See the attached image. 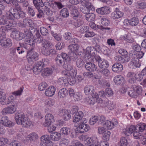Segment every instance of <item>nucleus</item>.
Returning <instances> with one entry per match:
<instances>
[{"mask_svg": "<svg viewBox=\"0 0 146 146\" xmlns=\"http://www.w3.org/2000/svg\"><path fill=\"white\" fill-rule=\"evenodd\" d=\"M25 35H23V38L25 40L31 39L33 35L31 32L28 30L24 31Z\"/></svg>", "mask_w": 146, "mask_h": 146, "instance_id": "45", "label": "nucleus"}, {"mask_svg": "<svg viewBox=\"0 0 146 146\" xmlns=\"http://www.w3.org/2000/svg\"><path fill=\"white\" fill-rule=\"evenodd\" d=\"M83 120H81L80 122L79 126L76 129V133H82L88 131L89 129V127L88 125L86 124V120H85V122H83Z\"/></svg>", "mask_w": 146, "mask_h": 146, "instance_id": "6", "label": "nucleus"}, {"mask_svg": "<svg viewBox=\"0 0 146 146\" xmlns=\"http://www.w3.org/2000/svg\"><path fill=\"white\" fill-rule=\"evenodd\" d=\"M15 118L17 123L21 125L24 127H29L32 125V122L27 117H25L23 112L15 114Z\"/></svg>", "mask_w": 146, "mask_h": 146, "instance_id": "2", "label": "nucleus"}, {"mask_svg": "<svg viewBox=\"0 0 146 146\" xmlns=\"http://www.w3.org/2000/svg\"><path fill=\"white\" fill-rule=\"evenodd\" d=\"M74 20V21L72 22V24L76 28L80 27L84 23V22L81 18L78 17Z\"/></svg>", "mask_w": 146, "mask_h": 146, "instance_id": "28", "label": "nucleus"}, {"mask_svg": "<svg viewBox=\"0 0 146 146\" xmlns=\"http://www.w3.org/2000/svg\"><path fill=\"white\" fill-rule=\"evenodd\" d=\"M14 98L13 96H11L8 99H6L5 94L0 91V103L2 105L8 104L12 102L11 100H13Z\"/></svg>", "mask_w": 146, "mask_h": 146, "instance_id": "10", "label": "nucleus"}, {"mask_svg": "<svg viewBox=\"0 0 146 146\" xmlns=\"http://www.w3.org/2000/svg\"><path fill=\"white\" fill-rule=\"evenodd\" d=\"M109 24L110 21L107 18H103L101 20L100 25H97V27L98 29L101 30H109L110 29V28L107 27Z\"/></svg>", "mask_w": 146, "mask_h": 146, "instance_id": "11", "label": "nucleus"}, {"mask_svg": "<svg viewBox=\"0 0 146 146\" xmlns=\"http://www.w3.org/2000/svg\"><path fill=\"white\" fill-rule=\"evenodd\" d=\"M48 86L47 84L45 82L41 83L38 86V89L40 91H42Z\"/></svg>", "mask_w": 146, "mask_h": 146, "instance_id": "62", "label": "nucleus"}, {"mask_svg": "<svg viewBox=\"0 0 146 146\" xmlns=\"http://www.w3.org/2000/svg\"><path fill=\"white\" fill-rule=\"evenodd\" d=\"M55 91V88L53 86H51L46 90L45 94L46 96L52 97L54 95Z\"/></svg>", "mask_w": 146, "mask_h": 146, "instance_id": "22", "label": "nucleus"}, {"mask_svg": "<svg viewBox=\"0 0 146 146\" xmlns=\"http://www.w3.org/2000/svg\"><path fill=\"white\" fill-rule=\"evenodd\" d=\"M95 60L98 62V66L100 68H107L108 67V62L104 59H102L99 56H96Z\"/></svg>", "mask_w": 146, "mask_h": 146, "instance_id": "9", "label": "nucleus"}, {"mask_svg": "<svg viewBox=\"0 0 146 146\" xmlns=\"http://www.w3.org/2000/svg\"><path fill=\"white\" fill-rule=\"evenodd\" d=\"M123 69V67L120 63H115L112 66V69L113 71L116 73H119Z\"/></svg>", "mask_w": 146, "mask_h": 146, "instance_id": "18", "label": "nucleus"}, {"mask_svg": "<svg viewBox=\"0 0 146 146\" xmlns=\"http://www.w3.org/2000/svg\"><path fill=\"white\" fill-rule=\"evenodd\" d=\"M128 94L130 96L134 98H136L137 96L133 88L132 90L129 91Z\"/></svg>", "mask_w": 146, "mask_h": 146, "instance_id": "64", "label": "nucleus"}, {"mask_svg": "<svg viewBox=\"0 0 146 146\" xmlns=\"http://www.w3.org/2000/svg\"><path fill=\"white\" fill-rule=\"evenodd\" d=\"M98 120L99 118L98 116H95L94 117H92L90 119L89 123L90 125H93L98 121Z\"/></svg>", "mask_w": 146, "mask_h": 146, "instance_id": "51", "label": "nucleus"}, {"mask_svg": "<svg viewBox=\"0 0 146 146\" xmlns=\"http://www.w3.org/2000/svg\"><path fill=\"white\" fill-rule=\"evenodd\" d=\"M134 125H131L129 128L124 129L123 132L125 135L129 136L132 133H134Z\"/></svg>", "mask_w": 146, "mask_h": 146, "instance_id": "36", "label": "nucleus"}, {"mask_svg": "<svg viewBox=\"0 0 146 146\" xmlns=\"http://www.w3.org/2000/svg\"><path fill=\"white\" fill-rule=\"evenodd\" d=\"M37 42L40 43H42V49H47L50 47L52 45V43L50 42L44 38H43L40 35L37 38Z\"/></svg>", "mask_w": 146, "mask_h": 146, "instance_id": "8", "label": "nucleus"}, {"mask_svg": "<svg viewBox=\"0 0 146 146\" xmlns=\"http://www.w3.org/2000/svg\"><path fill=\"white\" fill-rule=\"evenodd\" d=\"M15 24L13 21H8L4 17H0V25H6L5 26L1 27V28H3L5 31L11 29H12V27H14L15 26Z\"/></svg>", "mask_w": 146, "mask_h": 146, "instance_id": "4", "label": "nucleus"}, {"mask_svg": "<svg viewBox=\"0 0 146 146\" xmlns=\"http://www.w3.org/2000/svg\"><path fill=\"white\" fill-rule=\"evenodd\" d=\"M42 52L44 55L48 56L50 55V54H55L56 51L55 50L53 49L50 50L46 49H42Z\"/></svg>", "mask_w": 146, "mask_h": 146, "instance_id": "44", "label": "nucleus"}, {"mask_svg": "<svg viewBox=\"0 0 146 146\" xmlns=\"http://www.w3.org/2000/svg\"><path fill=\"white\" fill-rule=\"evenodd\" d=\"M12 102L11 103V104L9 106V108H10L11 110L13 113H14L16 110V107L17 106V103L16 102Z\"/></svg>", "mask_w": 146, "mask_h": 146, "instance_id": "48", "label": "nucleus"}, {"mask_svg": "<svg viewBox=\"0 0 146 146\" xmlns=\"http://www.w3.org/2000/svg\"><path fill=\"white\" fill-rule=\"evenodd\" d=\"M146 125L144 123H140L134 126V130L133 134L134 137L136 139H144L146 138V133H142L145 130Z\"/></svg>", "mask_w": 146, "mask_h": 146, "instance_id": "3", "label": "nucleus"}, {"mask_svg": "<svg viewBox=\"0 0 146 146\" xmlns=\"http://www.w3.org/2000/svg\"><path fill=\"white\" fill-rule=\"evenodd\" d=\"M84 116L83 113L82 111H79L77 113L74 115L73 121L74 122L76 123L82 120Z\"/></svg>", "mask_w": 146, "mask_h": 146, "instance_id": "27", "label": "nucleus"}, {"mask_svg": "<svg viewBox=\"0 0 146 146\" xmlns=\"http://www.w3.org/2000/svg\"><path fill=\"white\" fill-rule=\"evenodd\" d=\"M128 66L130 68H139L141 66L140 61L137 58H133L129 64Z\"/></svg>", "mask_w": 146, "mask_h": 146, "instance_id": "13", "label": "nucleus"}, {"mask_svg": "<svg viewBox=\"0 0 146 146\" xmlns=\"http://www.w3.org/2000/svg\"><path fill=\"white\" fill-rule=\"evenodd\" d=\"M23 87H21L17 91L13 92L12 94L15 96H20L22 94V93L23 90Z\"/></svg>", "mask_w": 146, "mask_h": 146, "instance_id": "63", "label": "nucleus"}, {"mask_svg": "<svg viewBox=\"0 0 146 146\" xmlns=\"http://www.w3.org/2000/svg\"><path fill=\"white\" fill-rule=\"evenodd\" d=\"M33 4L37 9L42 8L44 5L42 0H33Z\"/></svg>", "mask_w": 146, "mask_h": 146, "instance_id": "33", "label": "nucleus"}, {"mask_svg": "<svg viewBox=\"0 0 146 146\" xmlns=\"http://www.w3.org/2000/svg\"><path fill=\"white\" fill-rule=\"evenodd\" d=\"M127 141L126 138L124 137H122L119 143L120 146H127Z\"/></svg>", "mask_w": 146, "mask_h": 146, "instance_id": "47", "label": "nucleus"}, {"mask_svg": "<svg viewBox=\"0 0 146 146\" xmlns=\"http://www.w3.org/2000/svg\"><path fill=\"white\" fill-rule=\"evenodd\" d=\"M67 84L68 83L71 85L74 84L76 82L75 79L74 77L70 76L67 79Z\"/></svg>", "mask_w": 146, "mask_h": 146, "instance_id": "58", "label": "nucleus"}, {"mask_svg": "<svg viewBox=\"0 0 146 146\" xmlns=\"http://www.w3.org/2000/svg\"><path fill=\"white\" fill-rule=\"evenodd\" d=\"M123 13L119 11L118 8H116L115 10L111 14V16L113 19H119L122 17Z\"/></svg>", "mask_w": 146, "mask_h": 146, "instance_id": "17", "label": "nucleus"}, {"mask_svg": "<svg viewBox=\"0 0 146 146\" xmlns=\"http://www.w3.org/2000/svg\"><path fill=\"white\" fill-rule=\"evenodd\" d=\"M83 74L84 76L88 78H96L95 75L90 72H85L83 73Z\"/></svg>", "mask_w": 146, "mask_h": 146, "instance_id": "49", "label": "nucleus"}, {"mask_svg": "<svg viewBox=\"0 0 146 146\" xmlns=\"http://www.w3.org/2000/svg\"><path fill=\"white\" fill-rule=\"evenodd\" d=\"M55 60L56 64L60 66H62L65 63V61L64 59L61 57L60 55H57Z\"/></svg>", "mask_w": 146, "mask_h": 146, "instance_id": "34", "label": "nucleus"}, {"mask_svg": "<svg viewBox=\"0 0 146 146\" xmlns=\"http://www.w3.org/2000/svg\"><path fill=\"white\" fill-rule=\"evenodd\" d=\"M25 15V13L22 10L21 7L18 5L11 8L9 13L6 14L5 17L8 19L19 20L24 18Z\"/></svg>", "mask_w": 146, "mask_h": 146, "instance_id": "1", "label": "nucleus"}, {"mask_svg": "<svg viewBox=\"0 0 146 146\" xmlns=\"http://www.w3.org/2000/svg\"><path fill=\"white\" fill-rule=\"evenodd\" d=\"M93 59V58L91 56L90 54L85 51L84 52V61H86L87 62L92 61Z\"/></svg>", "mask_w": 146, "mask_h": 146, "instance_id": "40", "label": "nucleus"}, {"mask_svg": "<svg viewBox=\"0 0 146 146\" xmlns=\"http://www.w3.org/2000/svg\"><path fill=\"white\" fill-rule=\"evenodd\" d=\"M74 100L76 101H79L82 98V96L81 93L80 92H76L74 93V95L73 96Z\"/></svg>", "mask_w": 146, "mask_h": 146, "instance_id": "52", "label": "nucleus"}, {"mask_svg": "<svg viewBox=\"0 0 146 146\" xmlns=\"http://www.w3.org/2000/svg\"><path fill=\"white\" fill-rule=\"evenodd\" d=\"M52 68H46L42 71V75L44 77L48 76L51 75L52 74Z\"/></svg>", "mask_w": 146, "mask_h": 146, "instance_id": "37", "label": "nucleus"}, {"mask_svg": "<svg viewBox=\"0 0 146 146\" xmlns=\"http://www.w3.org/2000/svg\"><path fill=\"white\" fill-rule=\"evenodd\" d=\"M27 60L29 63L34 62L38 59L37 53L34 51L33 48L28 51L27 54Z\"/></svg>", "mask_w": 146, "mask_h": 146, "instance_id": "5", "label": "nucleus"}, {"mask_svg": "<svg viewBox=\"0 0 146 146\" xmlns=\"http://www.w3.org/2000/svg\"><path fill=\"white\" fill-rule=\"evenodd\" d=\"M1 124L5 126L11 127L13 126L12 123L9 120L7 117H2L0 121Z\"/></svg>", "mask_w": 146, "mask_h": 146, "instance_id": "21", "label": "nucleus"}, {"mask_svg": "<svg viewBox=\"0 0 146 146\" xmlns=\"http://www.w3.org/2000/svg\"><path fill=\"white\" fill-rule=\"evenodd\" d=\"M109 9L106 7H104L98 8L96 10V12L101 15L107 14L109 12Z\"/></svg>", "mask_w": 146, "mask_h": 146, "instance_id": "32", "label": "nucleus"}, {"mask_svg": "<svg viewBox=\"0 0 146 146\" xmlns=\"http://www.w3.org/2000/svg\"><path fill=\"white\" fill-rule=\"evenodd\" d=\"M60 132L61 134H62L64 136H67L70 134V130L68 128L63 127L60 130Z\"/></svg>", "mask_w": 146, "mask_h": 146, "instance_id": "43", "label": "nucleus"}, {"mask_svg": "<svg viewBox=\"0 0 146 146\" xmlns=\"http://www.w3.org/2000/svg\"><path fill=\"white\" fill-rule=\"evenodd\" d=\"M79 42V41L78 39V41L77 43H70L71 44L68 46L69 49L72 52H77L80 47L79 45L78 44Z\"/></svg>", "mask_w": 146, "mask_h": 146, "instance_id": "20", "label": "nucleus"}, {"mask_svg": "<svg viewBox=\"0 0 146 146\" xmlns=\"http://www.w3.org/2000/svg\"><path fill=\"white\" fill-rule=\"evenodd\" d=\"M110 133H111L110 131L108 130H106L103 133L104 134L103 136V139L105 140H109Z\"/></svg>", "mask_w": 146, "mask_h": 146, "instance_id": "61", "label": "nucleus"}, {"mask_svg": "<svg viewBox=\"0 0 146 146\" xmlns=\"http://www.w3.org/2000/svg\"><path fill=\"white\" fill-rule=\"evenodd\" d=\"M84 4L85 7L89 13L95 11V7L89 1H85Z\"/></svg>", "mask_w": 146, "mask_h": 146, "instance_id": "24", "label": "nucleus"}, {"mask_svg": "<svg viewBox=\"0 0 146 146\" xmlns=\"http://www.w3.org/2000/svg\"><path fill=\"white\" fill-rule=\"evenodd\" d=\"M138 19L136 17H133L129 20V24L132 26H135L137 25L139 23Z\"/></svg>", "mask_w": 146, "mask_h": 146, "instance_id": "38", "label": "nucleus"}, {"mask_svg": "<svg viewBox=\"0 0 146 146\" xmlns=\"http://www.w3.org/2000/svg\"><path fill=\"white\" fill-rule=\"evenodd\" d=\"M24 34L16 30H14L12 32L10 36L13 39L19 40H21L23 38Z\"/></svg>", "mask_w": 146, "mask_h": 146, "instance_id": "14", "label": "nucleus"}, {"mask_svg": "<svg viewBox=\"0 0 146 146\" xmlns=\"http://www.w3.org/2000/svg\"><path fill=\"white\" fill-rule=\"evenodd\" d=\"M84 91L85 94L88 95L93 92L94 91V88L93 86L91 85H87L85 87Z\"/></svg>", "mask_w": 146, "mask_h": 146, "instance_id": "31", "label": "nucleus"}, {"mask_svg": "<svg viewBox=\"0 0 146 146\" xmlns=\"http://www.w3.org/2000/svg\"><path fill=\"white\" fill-rule=\"evenodd\" d=\"M60 15L63 18H66L68 17L69 13L68 9L63 8L60 12Z\"/></svg>", "mask_w": 146, "mask_h": 146, "instance_id": "42", "label": "nucleus"}, {"mask_svg": "<svg viewBox=\"0 0 146 146\" xmlns=\"http://www.w3.org/2000/svg\"><path fill=\"white\" fill-rule=\"evenodd\" d=\"M24 45V48H27L28 47L31 46L33 47L35 46V42L33 39L25 40L24 43H23Z\"/></svg>", "mask_w": 146, "mask_h": 146, "instance_id": "25", "label": "nucleus"}, {"mask_svg": "<svg viewBox=\"0 0 146 146\" xmlns=\"http://www.w3.org/2000/svg\"><path fill=\"white\" fill-rule=\"evenodd\" d=\"M136 6L137 8L143 9L146 8V3L143 2L137 3Z\"/></svg>", "mask_w": 146, "mask_h": 146, "instance_id": "56", "label": "nucleus"}, {"mask_svg": "<svg viewBox=\"0 0 146 146\" xmlns=\"http://www.w3.org/2000/svg\"><path fill=\"white\" fill-rule=\"evenodd\" d=\"M100 72L103 75L107 77L110 74V71L106 68H103L100 70Z\"/></svg>", "mask_w": 146, "mask_h": 146, "instance_id": "53", "label": "nucleus"}, {"mask_svg": "<svg viewBox=\"0 0 146 146\" xmlns=\"http://www.w3.org/2000/svg\"><path fill=\"white\" fill-rule=\"evenodd\" d=\"M73 34L70 32H67L63 35L65 40L68 41L69 43H77L78 39L75 38H73Z\"/></svg>", "mask_w": 146, "mask_h": 146, "instance_id": "12", "label": "nucleus"}, {"mask_svg": "<svg viewBox=\"0 0 146 146\" xmlns=\"http://www.w3.org/2000/svg\"><path fill=\"white\" fill-rule=\"evenodd\" d=\"M103 126L106 127L107 129H111L114 127V123L110 121L107 120L105 121Z\"/></svg>", "mask_w": 146, "mask_h": 146, "instance_id": "39", "label": "nucleus"}, {"mask_svg": "<svg viewBox=\"0 0 146 146\" xmlns=\"http://www.w3.org/2000/svg\"><path fill=\"white\" fill-rule=\"evenodd\" d=\"M70 113V112L68 110H65L63 116V118L65 120L67 121L70 119L71 116Z\"/></svg>", "mask_w": 146, "mask_h": 146, "instance_id": "50", "label": "nucleus"}, {"mask_svg": "<svg viewBox=\"0 0 146 146\" xmlns=\"http://www.w3.org/2000/svg\"><path fill=\"white\" fill-rule=\"evenodd\" d=\"M133 88L135 90L137 96L140 94L142 92V88L139 86L134 85Z\"/></svg>", "mask_w": 146, "mask_h": 146, "instance_id": "46", "label": "nucleus"}, {"mask_svg": "<svg viewBox=\"0 0 146 146\" xmlns=\"http://www.w3.org/2000/svg\"><path fill=\"white\" fill-rule=\"evenodd\" d=\"M45 121L44 125L45 126H49L51 125L52 122L54 120L53 116L51 114L48 113L45 116Z\"/></svg>", "mask_w": 146, "mask_h": 146, "instance_id": "15", "label": "nucleus"}, {"mask_svg": "<svg viewBox=\"0 0 146 146\" xmlns=\"http://www.w3.org/2000/svg\"><path fill=\"white\" fill-rule=\"evenodd\" d=\"M38 136L35 133L33 132L31 133L27 136V138L30 141L31 145L32 146H33L31 144L35 142V140L38 139Z\"/></svg>", "mask_w": 146, "mask_h": 146, "instance_id": "26", "label": "nucleus"}, {"mask_svg": "<svg viewBox=\"0 0 146 146\" xmlns=\"http://www.w3.org/2000/svg\"><path fill=\"white\" fill-rule=\"evenodd\" d=\"M67 80L66 78L63 77L59 78L58 80V83L60 84L63 85L64 84L66 85L67 84Z\"/></svg>", "mask_w": 146, "mask_h": 146, "instance_id": "60", "label": "nucleus"}, {"mask_svg": "<svg viewBox=\"0 0 146 146\" xmlns=\"http://www.w3.org/2000/svg\"><path fill=\"white\" fill-rule=\"evenodd\" d=\"M68 94V90L65 88L60 89L58 92V96L60 98L65 97Z\"/></svg>", "mask_w": 146, "mask_h": 146, "instance_id": "35", "label": "nucleus"}, {"mask_svg": "<svg viewBox=\"0 0 146 146\" xmlns=\"http://www.w3.org/2000/svg\"><path fill=\"white\" fill-rule=\"evenodd\" d=\"M20 46L18 47L17 49V51L19 54H22L25 52L23 49V47L24 48V45L23 43H20Z\"/></svg>", "mask_w": 146, "mask_h": 146, "instance_id": "59", "label": "nucleus"}, {"mask_svg": "<svg viewBox=\"0 0 146 146\" xmlns=\"http://www.w3.org/2000/svg\"><path fill=\"white\" fill-rule=\"evenodd\" d=\"M86 69L90 71H94L96 69V66L93 63V61L86 62L85 65Z\"/></svg>", "mask_w": 146, "mask_h": 146, "instance_id": "19", "label": "nucleus"}, {"mask_svg": "<svg viewBox=\"0 0 146 146\" xmlns=\"http://www.w3.org/2000/svg\"><path fill=\"white\" fill-rule=\"evenodd\" d=\"M69 8L71 11V15L74 19H76L78 16V12L75 6L73 5H70Z\"/></svg>", "mask_w": 146, "mask_h": 146, "instance_id": "23", "label": "nucleus"}, {"mask_svg": "<svg viewBox=\"0 0 146 146\" xmlns=\"http://www.w3.org/2000/svg\"><path fill=\"white\" fill-rule=\"evenodd\" d=\"M50 138L52 140L58 141L61 138V134L57 132H54L51 134Z\"/></svg>", "mask_w": 146, "mask_h": 146, "instance_id": "30", "label": "nucleus"}, {"mask_svg": "<svg viewBox=\"0 0 146 146\" xmlns=\"http://www.w3.org/2000/svg\"><path fill=\"white\" fill-rule=\"evenodd\" d=\"M0 43L2 46L5 48L10 47L12 45L11 41L9 38L1 39Z\"/></svg>", "mask_w": 146, "mask_h": 146, "instance_id": "16", "label": "nucleus"}, {"mask_svg": "<svg viewBox=\"0 0 146 146\" xmlns=\"http://www.w3.org/2000/svg\"><path fill=\"white\" fill-rule=\"evenodd\" d=\"M124 78L120 75H117L114 78L113 81L117 85L123 84L124 81Z\"/></svg>", "mask_w": 146, "mask_h": 146, "instance_id": "29", "label": "nucleus"}, {"mask_svg": "<svg viewBox=\"0 0 146 146\" xmlns=\"http://www.w3.org/2000/svg\"><path fill=\"white\" fill-rule=\"evenodd\" d=\"M45 104L49 106H51L55 104L54 100L52 99H49L45 101Z\"/></svg>", "mask_w": 146, "mask_h": 146, "instance_id": "57", "label": "nucleus"}, {"mask_svg": "<svg viewBox=\"0 0 146 146\" xmlns=\"http://www.w3.org/2000/svg\"><path fill=\"white\" fill-rule=\"evenodd\" d=\"M49 135H44L40 138V146H51L53 144Z\"/></svg>", "mask_w": 146, "mask_h": 146, "instance_id": "7", "label": "nucleus"}, {"mask_svg": "<svg viewBox=\"0 0 146 146\" xmlns=\"http://www.w3.org/2000/svg\"><path fill=\"white\" fill-rule=\"evenodd\" d=\"M40 31L42 35L47 36L48 34V30L44 27H41L40 28Z\"/></svg>", "mask_w": 146, "mask_h": 146, "instance_id": "54", "label": "nucleus"}, {"mask_svg": "<svg viewBox=\"0 0 146 146\" xmlns=\"http://www.w3.org/2000/svg\"><path fill=\"white\" fill-rule=\"evenodd\" d=\"M86 19L88 21H94L95 20V15L93 13H88L85 15Z\"/></svg>", "mask_w": 146, "mask_h": 146, "instance_id": "41", "label": "nucleus"}, {"mask_svg": "<svg viewBox=\"0 0 146 146\" xmlns=\"http://www.w3.org/2000/svg\"><path fill=\"white\" fill-rule=\"evenodd\" d=\"M42 69L34 65L33 68V73L35 74L38 75L42 71Z\"/></svg>", "mask_w": 146, "mask_h": 146, "instance_id": "55", "label": "nucleus"}]
</instances>
